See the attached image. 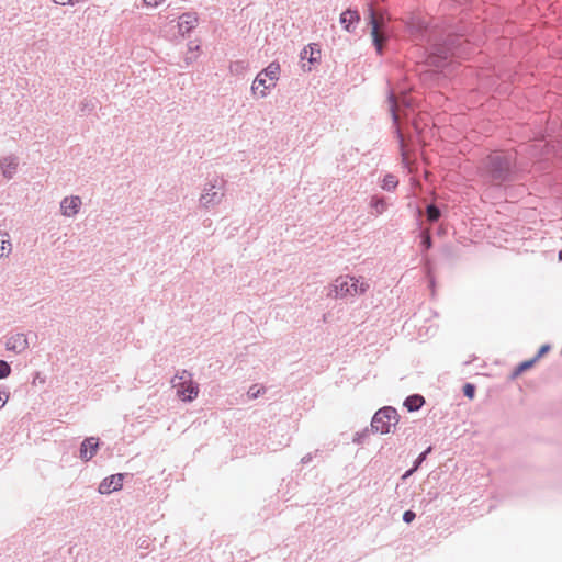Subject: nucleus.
Wrapping results in <instances>:
<instances>
[{
	"instance_id": "obj_10",
	"label": "nucleus",
	"mask_w": 562,
	"mask_h": 562,
	"mask_svg": "<svg viewBox=\"0 0 562 562\" xmlns=\"http://www.w3.org/2000/svg\"><path fill=\"white\" fill-rule=\"evenodd\" d=\"M198 19L194 14L184 13L179 18L178 29L181 34H186L190 32L193 27H195Z\"/></svg>"
},
{
	"instance_id": "obj_2",
	"label": "nucleus",
	"mask_w": 562,
	"mask_h": 562,
	"mask_svg": "<svg viewBox=\"0 0 562 562\" xmlns=\"http://www.w3.org/2000/svg\"><path fill=\"white\" fill-rule=\"evenodd\" d=\"M369 289V284L355 277H339L335 280L334 291L337 297L355 296L363 294Z\"/></svg>"
},
{
	"instance_id": "obj_22",
	"label": "nucleus",
	"mask_w": 562,
	"mask_h": 562,
	"mask_svg": "<svg viewBox=\"0 0 562 562\" xmlns=\"http://www.w3.org/2000/svg\"><path fill=\"white\" fill-rule=\"evenodd\" d=\"M10 372V366L5 361L0 360V379L7 378Z\"/></svg>"
},
{
	"instance_id": "obj_4",
	"label": "nucleus",
	"mask_w": 562,
	"mask_h": 562,
	"mask_svg": "<svg viewBox=\"0 0 562 562\" xmlns=\"http://www.w3.org/2000/svg\"><path fill=\"white\" fill-rule=\"evenodd\" d=\"M398 423V414L393 407L379 409L372 418V429L380 434H389Z\"/></svg>"
},
{
	"instance_id": "obj_16",
	"label": "nucleus",
	"mask_w": 562,
	"mask_h": 562,
	"mask_svg": "<svg viewBox=\"0 0 562 562\" xmlns=\"http://www.w3.org/2000/svg\"><path fill=\"white\" fill-rule=\"evenodd\" d=\"M425 403V400L423 396L420 395H411L408 396L405 402H404V405L405 407L409 411V412H414V411H417L419 409L423 404Z\"/></svg>"
},
{
	"instance_id": "obj_3",
	"label": "nucleus",
	"mask_w": 562,
	"mask_h": 562,
	"mask_svg": "<svg viewBox=\"0 0 562 562\" xmlns=\"http://www.w3.org/2000/svg\"><path fill=\"white\" fill-rule=\"evenodd\" d=\"M486 172L494 183H501L504 181L510 170L509 159L502 154H494L487 158Z\"/></svg>"
},
{
	"instance_id": "obj_5",
	"label": "nucleus",
	"mask_w": 562,
	"mask_h": 562,
	"mask_svg": "<svg viewBox=\"0 0 562 562\" xmlns=\"http://www.w3.org/2000/svg\"><path fill=\"white\" fill-rule=\"evenodd\" d=\"M370 25H371V36L373 44L376 48V52L379 54L383 50V45L385 42V35H384V26H385V19L382 13H378L373 10L370 11Z\"/></svg>"
},
{
	"instance_id": "obj_28",
	"label": "nucleus",
	"mask_w": 562,
	"mask_h": 562,
	"mask_svg": "<svg viewBox=\"0 0 562 562\" xmlns=\"http://www.w3.org/2000/svg\"><path fill=\"white\" fill-rule=\"evenodd\" d=\"M549 349H550V347H549L548 345H543V346L539 349V351H538V353H537V356H536L535 358H536L537 360H539L542 356H544V355L549 351Z\"/></svg>"
},
{
	"instance_id": "obj_9",
	"label": "nucleus",
	"mask_w": 562,
	"mask_h": 562,
	"mask_svg": "<svg viewBox=\"0 0 562 562\" xmlns=\"http://www.w3.org/2000/svg\"><path fill=\"white\" fill-rule=\"evenodd\" d=\"M81 205L79 196L66 198L60 204L63 214L66 216L75 215Z\"/></svg>"
},
{
	"instance_id": "obj_25",
	"label": "nucleus",
	"mask_w": 562,
	"mask_h": 562,
	"mask_svg": "<svg viewBox=\"0 0 562 562\" xmlns=\"http://www.w3.org/2000/svg\"><path fill=\"white\" fill-rule=\"evenodd\" d=\"M416 515L414 512L412 510H406L404 514H403V520L406 522V524H411L414 519H415Z\"/></svg>"
},
{
	"instance_id": "obj_17",
	"label": "nucleus",
	"mask_w": 562,
	"mask_h": 562,
	"mask_svg": "<svg viewBox=\"0 0 562 562\" xmlns=\"http://www.w3.org/2000/svg\"><path fill=\"white\" fill-rule=\"evenodd\" d=\"M397 186V180L392 175H386L383 179L382 188L384 190H393Z\"/></svg>"
},
{
	"instance_id": "obj_15",
	"label": "nucleus",
	"mask_w": 562,
	"mask_h": 562,
	"mask_svg": "<svg viewBox=\"0 0 562 562\" xmlns=\"http://www.w3.org/2000/svg\"><path fill=\"white\" fill-rule=\"evenodd\" d=\"M359 21L357 11L346 10L340 15V22L347 31H350V25Z\"/></svg>"
},
{
	"instance_id": "obj_12",
	"label": "nucleus",
	"mask_w": 562,
	"mask_h": 562,
	"mask_svg": "<svg viewBox=\"0 0 562 562\" xmlns=\"http://www.w3.org/2000/svg\"><path fill=\"white\" fill-rule=\"evenodd\" d=\"M27 347L26 337L23 334H16L7 341V348L15 352H21Z\"/></svg>"
},
{
	"instance_id": "obj_23",
	"label": "nucleus",
	"mask_w": 562,
	"mask_h": 562,
	"mask_svg": "<svg viewBox=\"0 0 562 562\" xmlns=\"http://www.w3.org/2000/svg\"><path fill=\"white\" fill-rule=\"evenodd\" d=\"M463 393L467 397H469L470 400H472L474 397V394H475V387L473 384H465L463 386Z\"/></svg>"
},
{
	"instance_id": "obj_20",
	"label": "nucleus",
	"mask_w": 562,
	"mask_h": 562,
	"mask_svg": "<svg viewBox=\"0 0 562 562\" xmlns=\"http://www.w3.org/2000/svg\"><path fill=\"white\" fill-rule=\"evenodd\" d=\"M431 448L429 447L426 451H424L422 454H419V457L417 458L416 462H415V467L413 469H411L409 471H407L403 477H407L409 476L414 471L417 470V468L422 464V462L425 460L426 456L428 452H430Z\"/></svg>"
},
{
	"instance_id": "obj_19",
	"label": "nucleus",
	"mask_w": 562,
	"mask_h": 562,
	"mask_svg": "<svg viewBox=\"0 0 562 562\" xmlns=\"http://www.w3.org/2000/svg\"><path fill=\"white\" fill-rule=\"evenodd\" d=\"M371 206L376 214H382L386 210V203L383 199H372Z\"/></svg>"
},
{
	"instance_id": "obj_26",
	"label": "nucleus",
	"mask_w": 562,
	"mask_h": 562,
	"mask_svg": "<svg viewBox=\"0 0 562 562\" xmlns=\"http://www.w3.org/2000/svg\"><path fill=\"white\" fill-rule=\"evenodd\" d=\"M423 245L425 246L426 249H429L431 247V237L429 235L428 232H425L423 234Z\"/></svg>"
},
{
	"instance_id": "obj_18",
	"label": "nucleus",
	"mask_w": 562,
	"mask_h": 562,
	"mask_svg": "<svg viewBox=\"0 0 562 562\" xmlns=\"http://www.w3.org/2000/svg\"><path fill=\"white\" fill-rule=\"evenodd\" d=\"M538 360L536 358L521 362L514 372V376H518L521 372L531 368Z\"/></svg>"
},
{
	"instance_id": "obj_30",
	"label": "nucleus",
	"mask_w": 562,
	"mask_h": 562,
	"mask_svg": "<svg viewBox=\"0 0 562 562\" xmlns=\"http://www.w3.org/2000/svg\"><path fill=\"white\" fill-rule=\"evenodd\" d=\"M8 397L9 396L7 394L0 392V408H2L5 405Z\"/></svg>"
},
{
	"instance_id": "obj_7",
	"label": "nucleus",
	"mask_w": 562,
	"mask_h": 562,
	"mask_svg": "<svg viewBox=\"0 0 562 562\" xmlns=\"http://www.w3.org/2000/svg\"><path fill=\"white\" fill-rule=\"evenodd\" d=\"M123 474H114L105 477L99 485V492L101 494H110L114 491H119L123 485Z\"/></svg>"
},
{
	"instance_id": "obj_29",
	"label": "nucleus",
	"mask_w": 562,
	"mask_h": 562,
	"mask_svg": "<svg viewBox=\"0 0 562 562\" xmlns=\"http://www.w3.org/2000/svg\"><path fill=\"white\" fill-rule=\"evenodd\" d=\"M260 393V389H257L256 385L251 386L248 391V395L252 398H256Z\"/></svg>"
},
{
	"instance_id": "obj_1",
	"label": "nucleus",
	"mask_w": 562,
	"mask_h": 562,
	"mask_svg": "<svg viewBox=\"0 0 562 562\" xmlns=\"http://www.w3.org/2000/svg\"><path fill=\"white\" fill-rule=\"evenodd\" d=\"M280 70L281 68L278 63H271L262 71H260L252 82V94L258 98L266 97L269 90L277 85Z\"/></svg>"
},
{
	"instance_id": "obj_13",
	"label": "nucleus",
	"mask_w": 562,
	"mask_h": 562,
	"mask_svg": "<svg viewBox=\"0 0 562 562\" xmlns=\"http://www.w3.org/2000/svg\"><path fill=\"white\" fill-rule=\"evenodd\" d=\"M12 251L10 235L7 232H0V259L8 257Z\"/></svg>"
},
{
	"instance_id": "obj_27",
	"label": "nucleus",
	"mask_w": 562,
	"mask_h": 562,
	"mask_svg": "<svg viewBox=\"0 0 562 562\" xmlns=\"http://www.w3.org/2000/svg\"><path fill=\"white\" fill-rule=\"evenodd\" d=\"M144 4L149 8H156L165 2V0H143Z\"/></svg>"
},
{
	"instance_id": "obj_8",
	"label": "nucleus",
	"mask_w": 562,
	"mask_h": 562,
	"mask_svg": "<svg viewBox=\"0 0 562 562\" xmlns=\"http://www.w3.org/2000/svg\"><path fill=\"white\" fill-rule=\"evenodd\" d=\"M98 447H99V442L93 437L87 438L86 440H83V442L81 443V448H80L81 459H83L85 461L90 460L95 454Z\"/></svg>"
},
{
	"instance_id": "obj_21",
	"label": "nucleus",
	"mask_w": 562,
	"mask_h": 562,
	"mask_svg": "<svg viewBox=\"0 0 562 562\" xmlns=\"http://www.w3.org/2000/svg\"><path fill=\"white\" fill-rule=\"evenodd\" d=\"M440 216L439 210L435 205H429L427 207V217L429 221H437Z\"/></svg>"
},
{
	"instance_id": "obj_31",
	"label": "nucleus",
	"mask_w": 562,
	"mask_h": 562,
	"mask_svg": "<svg viewBox=\"0 0 562 562\" xmlns=\"http://www.w3.org/2000/svg\"><path fill=\"white\" fill-rule=\"evenodd\" d=\"M559 259L562 260V250L559 252Z\"/></svg>"
},
{
	"instance_id": "obj_11",
	"label": "nucleus",
	"mask_w": 562,
	"mask_h": 562,
	"mask_svg": "<svg viewBox=\"0 0 562 562\" xmlns=\"http://www.w3.org/2000/svg\"><path fill=\"white\" fill-rule=\"evenodd\" d=\"M321 55L322 53L317 44H310L301 52V58L307 59L311 64L318 63Z\"/></svg>"
},
{
	"instance_id": "obj_24",
	"label": "nucleus",
	"mask_w": 562,
	"mask_h": 562,
	"mask_svg": "<svg viewBox=\"0 0 562 562\" xmlns=\"http://www.w3.org/2000/svg\"><path fill=\"white\" fill-rule=\"evenodd\" d=\"M54 3L56 4H60V5H76L80 2H82L83 0H52Z\"/></svg>"
},
{
	"instance_id": "obj_14",
	"label": "nucleus",
	"mask_w": 562,
	"mask_h": 562,
	"mask_svg": "<svg viewBox=\"0 0 562 562\" xmlns=\"http://www.w3.org/2000/svg\"><path fill=\"white\" fill-rule=\"evenodd\" d=\"M18 162L14 158L8 157L1 161V170L5 178H11L15 172Z\"/></svg>"
},
{
	"instance_id": "obj_32",
	"label": "nucleus",
	"mask_w": 562,
	"mask_h": 562,
	"mask_svg": "<svg viewBox=\"0 0 562 562\" xmlns=\"http://www.w3.org/2000/svg\"><path fill=\"white\" fill-rule=\"evenodd\" d=\"M393 112H394V119H397V115L395 114V110L393 109Z\"/></svg>"
},
{
	"instance_id": "obj_6",
	"label": "nucleus",
	"mask_w": 562,
	"mask_h": 562,
	"mask_svg": "<svg viewBox=\"0 0 562 562\" xmlns=\"http://www.w3.org/2000/svg\"><path fill=\"white\" fill-rule=\"evenodd\" d=\"M177 382L173 383V387L177 390V395L182 401H192L199 394L198 385L192 381L191 375L183 371L181 375L177 376Z\"/></svg>"
}]
</instances>
